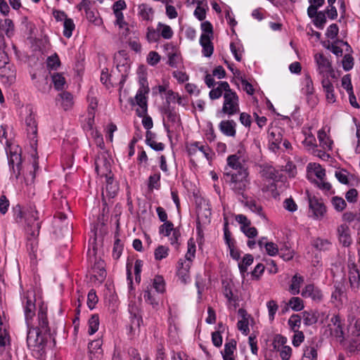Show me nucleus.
<instances>
[{"instance_id": "b1692460", "label": "nucleus", "mask_w": 360, "mask_h": 360, "mask_svg": "<svg viewBox=\"0 0 360 360\" xmlns=\"http://www.w3.org/2000/svg\"><path fill=\"white\" fill-rule=\"evenodd\" d=\"M8 64V57L7 53L0 49V76L6 77L9 81L12 82L15 78V75H6L4 73L5 70L7 68Z\"/></svg>"}, {"instance_id": "864d4df0", "label": "nucleus", "mask_w": 360, "mask_h": 360, "mask_svg": "<svg viewBox=\"0 0 360 360\" xmlns=\"http://www.w3.org/2000/svg\"><path fill=\"white\" fill-rule=\"evenodd\" d=\"M165 115H167L168 121L172 123H178L180 121L179 116L174 108L168 107L165 110Z\"/></svg>"}, {"instance_id": "603ef678", "label": "nucleus", "mask_w": 360, "mask_h": 360, "mask_svg": "<svg viewBox=\"0 0 360 360\" xmlns=\"http://www.w3.org/2000/svg\"><path fill=\"white\" fill-rule=\"evenodd\" d=\"M174 229V224L172 221H166L160 226L159 232L165 236H169L171 232H173Z\"/></svg>"}, {"instance_id": "6e6552de", "label": "nucleus", "mask_w": 360, "mask_h": 360, "mask_svg": "<svg viewBox=\"0 0 360 360\" xmlns=\"http://www.w3.org/2000/svg\"><path fill=\"white\" fill-rule=\"evenodd\" d=\"M314 60L318 67V72L321 75H329L333 79L337 78L331 63L323 53H316L314 56Z\"/></svg>"}, {"instance_id": "a878e982", "label": "nucleus", "mask_w": 360, "mask_h": 360, "mask_svg": "<svg viewBox=\"0 0 360 360\" xmlns=\"http://www.w3.org/2000/svg\"><path fill=\"white\" fill-rule=\"evenodd\" d=\"M218 86L216 88H213L209 94L210 98L212 100H215L220 98L223 92L230 90V86L227 82H219L217 83Z\"/></svg>"}, {"instance_id": "4d7b16f0", "label": "nucleus", "mask_w": 360, "mask_h": 360, "mask_svg": "<svg viewBox=\"0 0 360 360\" xmlns=\"http://www.w3.org/2000/svg\"><path fill=\"white\" fill-rule=\"evenodd\" d=\"M160 174L156 173L153 175L150 176L148 179V188L150 190H153V188H158L160 187Z\"/></svg>"}, {"instance_id": "f03ea898", "label": "nucleus", "mask_w": 360, "mask_h": 360, "mask_svg": "<svg viewBox=\"0 0 360 360\" xmlns=\"http://www.w3.org/2000/svg\"><path fill=\"white\" fill-rule=\"evenodd\" d=\"M53 200L54 205L58 209L54 221L55 233L61 236L69 235L72 226L67 220V212H70L68 200L60 193L54 196Z\"/></svg>"}, {"instance_id": "20e7f679", "label": "nucleus", "mask_w": 360, "mask_h": 360, "mask_svg": "<svg viewBox=\"0 0 360 360\" xmlns=\"http://www.w3.org/2000/svg\"><path fill=\"white\" fill-rule=\"evenodd\" d=\"M6 143V153L8 165L15 178L18 179L22 172V150L18 145L10 143L8 141Z\"/></svg>"}, {"instance_id": "3c124183", "label": "nucleus", "mask_w": 360, "mask_h": 360, "mask_svg": "<svg viewBox=\"0 0 360 360\" xmlns=\"http://www.w3.org/2000/svg\"><path fill=\"white\" fill-rule=\"evenodd\" d=\"M313 22L315 26L322 30L326 22V17L324 11H319L317 15L314 18Z\"/></svg>"}, {"instance_id": "39448f33", "label": "nucleus", "mask_w": 360, "mask_h": 360, "mask_svg": "<svg viewBox=\"0 0 360 360\" xmlns=\"http://www.w3.org/2000/svg\"><path fill=\"white\" fill-rule=\"evenodd\" d=\"M38 319L39 328H34L33 330H30L28 331L27 342L29 347H35L37 345H41V342H38V337L39 333L42 332L49 333L50 331L46 312L41 308L39 309L38 313Z\"/></svg>"}, {"instance_id": "0e129e2a", "label": "nucleus", "mask_w": 360, "mask_h": 360, "mask_svg": "<svg viewBox=\"0 0 360 360\" xmlns=\"http://www.w3.org/2000/svg\"><path fill=\"white\" fill-rule=\"evenodd\" d=\"M301 318L298 314H293L290 316L288 320V324L292 330L296 331V328H298L300 326Z\"/></svg>"}, {"instance_id": "69168bd1", "label": "nucleus", "mask_w": 360, "mask_h": 360, "mask_svg": "<svg viewBox=\"0 0 360 360\" xmlns=\"http://www.w3.org/2000/svg\"><path fill=\"white\" fill-rule=\"evenodd\" d=\"M305 87L304 92L307 95H312L314 94L313 82L309 75H305L304 78Z\"/></svg>"}, {"instance_id": "8fccbe9b", "label": "nucleus", "mask_w": 360, "mask_h": 360, "mask_svg": "<svg viewBox=\"0 0 360 360\" xmlns=\"http://www.w3.org/2000/svg\"><path fill=\"white\" fill-rule=\"evenodd\" d=\"M233 74L237 75V77L240 79L243 86L244 91H245L248 94L252 95L255 92V89L252 85L250 83H249L245 78L242 77H239L240 72L238 70H236V72H233Z\"/></svg>"}, {"instance_id": "c9c22d12", "label": "nucleus", "mask_w": 360, "mask_h": 360, "mask_svg": "<svg viewBox=\"0 0 360 360\" xmlns=\"http://www.w3.org/2000/svg\"><path fill=\"white\" fill-rule=\"evenodd\" d=\"M318 139L320 142V145L324 149L331 150L333 141L330 139V138L323 130L319 131Z\"/></svg>"}, {"instance_id": "6e6d98bb", "label": "nucleus", "mask_w": 360, "mask_h": 360, "mask_svg": "<svg viewBox=\"0 0 360 360\" xmlns=\"http://www.w3.org/2000/svg\"><path fill=\"white\" fill-rule=\"evenodd\" d=\"M168 251H169L168 248L163 246V245L158 246L155 249V253H154L155 259L161 260V259L165 258L168 255Z\"/></svg>"}, {"instance_id": "0eeeda50", "label": "nucleus", "mask_w": 360, "mask_h": 360, "mask_svg": "<svg viewBox=\"0 0 360 360\" xmlns=\"http://www.w3.org/2000/svg\"><path fill=\"white\" fill-rule=\"evenodd\" d=\"M239 98L237 94L232 89L224 92L221 112L231 116L239 112Z\"/></svg>"}, {"instance_id": "9d476101", "label": "nucleus", "mask_w": 360, "mask_h": 360, "mask_svg": "<svg viewBox=\"0 0 360 360\" xmlns=\"http://www.w3.org/2000/svg\"><path fill=\"white\" fill-rule=\"evenodd\" d=\"M148 93L145 90H138L135 96V101L130 98L131 105H138L139 106V108L136 109V114L139 117H143L147 113V98L145 95Z\"/></svg>"}, {"instance_id": "5fc2aeb1", "label": "nucleus", "mask_w": 360, "mask_h": 360, "mask_svg": "<svg viewBox=\"0 0 360 360\" xmlns=\"http://www.w3.org/2000/svg\"><path fill=\"white\" fill-rule=\"evenodd\" d=\"M331 202L334 208L338 212L342 211L345 208L347 205L346 202L343 198L338 196L333 197L332 198Z\"/></svg>"}, {"instance_id": "a18cd8bd", "label": "nucleus", "mask_w": 360, "mask_h": 360, "mask_svg": "<svg viewBox=\"0 0 360 360\" xmlns=\"http://www.w3.org/2000/svg\"><path fill=\"white\" fill-rule=\"evenodd\" d=\"M195 244L193 238H190L188 240V251L186 254V259L184 261H189L192 262L193 258L195 257Z\"/></svg>"}, {"instance_id": "aec40b11", "label": "nucleus", "mask_w": 360, "mask_h": 360, "mask_svg": "<svg viewBox=\"0 0 360 360\" xmlns=\"http://www.w3.org/2000/svg\"><path fill=\"white\" fill-rule=\"evenodd\" d=\"M191 265V262L189 261H184L181 259L178 262L177 275L184 283H186L189 278V270Z\"/></svg>"}, {"instance_id": "e433bc0d", "label": "nucleus", "mask_w": 360, "mask_h": 360, "mask_svg": "<svg viewBox=\"0 0 360 360\" xmlns=\"http://www.w3.org/2000/svg\"><path fill=\"white\" fill-rule=\"evenodd\" d=\"M146 143L156 151L162 150L165 148V145L162 143H158L153 139V134L149 131L146 132Z\"/></svg>"}, {"instance_id": "f8f14e48", "label": "nucleus", "mask_w": 360, "mask_h": 360, "mask_svg": "<svg viewBox=\"0 0 360 360\" xmlns=\"http://www.w3.org/2000/svg\"><path fill=\"white\" fill-rule=\"evenodd\" d=\"M328 328L331 335L341 338V340L344 339V332L339 315L335 314L331 317L330 323L328 324Z\"/></svg>"}, {"instance_id": "393cba45", "label": "nucleus", "mask_w": 360, "mask_h": 360, "mask_svg": "<svg viewBox=\"0 0 360 360\" xmlns=\"http://www.w3.org/2000/svg\"><path fill=\"white\" fill-rule=\"evenodd\" d=\"M212 39L205 35H201L200 38V44L202 47V54L205 57H210L214 51V46Z\"/></svg>"}, {"instance_id": "7c9ffc66", "label": "nucleus", "mask_w": 360, "mask_h": 360, "mask_svg": "<svg viewBox=\"0 0 360 360\" xmlns=\"http://www.w3.org/2000/svg\"><path fill=\"white\" fill-rule=\"evenodd\" d=\"M260 169V174L263 177L269 179H276L277 172L272 166L265 164L261 165Z\"/></svg>"}, {"instance_id": "e2e57ef3", "label": "nucleus", "mask_w": 360, "mask_h": 360, "mask_svg": "<svg viewBox=\"0 0 360 360\" xmlns=\"http://www.w3.org/2000/svg\"><path fill=\"white\" fill-rule=\"evenodd\" d=\"M153 288L158 292H163L165 291V282L162 276H155L153 280Z\"/></svg>"}, {"instance_id": "c756f323", "label": "nucleus", "mask_w": 360, "mask_h": 360, "mask_svg": "<svg viewBox=\"0 0 360 360\" xmlns=\"http://www.w3.org/2000/svg\"><path fill=\"white\" fill-rule=\"evenodd\" d=\"M105 189L109 197L113 198L119 190L117 182L113 179L112 175H111L105 178Z\"/></svg>"}, {"instance_id": "c03bdc74", "label": "nucleus", "mask_w": 360, "mask_h": 360, "mask_svg": "<svg viewBox=\"0 0 360 360\" xmlns=\"http://www.w3.org/2000/svg\"><path fill=\"white\" fill-rule=\"evenodd\" d=\"M63 35L67 38H70L72 36V31L75 27L73 20L70 18L65 19L63 22Z\"/></svg>"}, {"instance_id": "09e8293b", "label": "nucleus", "mask_w": 360, "mask_h": 360, "mask_svg": "<svg viewBox=\"0 0 360 360\" xmlns=\"http://www.w3.org/2000/svg\"><path fill=\"white\" fill-rule=\"evenodd\" d=\"M101 82L107 88H110L112 86L110 82V75L109 73L108 69L106 67H104L101 70Z\"/></svg>"}, {"instance_id": "f3484780", "label": "nucleus", "mask_w": 360, "mask_h": 360, "mask_svg": "<svg viewBox=\"0 0 360 360\" xmlns=\"http://www.w3.org/2000/svg\"><path fill=\"white\" fill-rule=\"evenodd\" d=\"M240 201L252 212L256 213L262 218H265L262 206L257 200L252 198H248V197L245 195V198L240 199Z\"/></svg>"}, {"instance_id": "cd10ccee", "label": "nucleus", "mask_w": 360, "mask_h": 360, "mask_svg": "<svg viewBox=\"0 0 360 360\" xmlns=\"http://www.w3.org/2000/svg\"><path fill=\"white\" fill-rule=\"evenodd\" d=\"M236 349V341L234 339H231L226 342L224 352H221L224 360H235L233 353Z\"/></svg>"}, {"instance_id": "2f4dec72", "label": "nucleus", "mask_w": 360, "mask_h": 360, "mask_svg": "<svg viewBox=\"0 0 360 360\" xmlns=\"http://www.w3.org/2000/svg\"><path fill=\"white\" fill-rule=\"evenodd\" d=\"M291 284L290 285V291L292 295H297L300 293V288L301 284L304 282V278L302 276L298 274H295L291 281Z\"/></svg>"}, {"instance_id": "a211bd4d", "label": "nucleus", "mask_w": 360, "mask_h": 360, "mask_svg": "<svg viewBox=\"0 0 360 360\" xmlns=\"http://www.w3.org/2000/svg\"><path fill=\"white\" fill-rule=\"evenodd\" d=\"M302 296L305 298H311L314 301H320L322 300L323 295L321 292L313 284L307 285L302 290Z\"/></svg>"}, {"instance_id": "37998d69", "label": "nucleus", "mask_w": 360, "mask_h": 360, "mask_svg": "<svg viewBox=\"0 0 360 360\" xmlns=\"http://www.w3.org/2000/svg\"><path fill=\"white\" fill-rule=\"evenodd\" d=\"M47 68L50 70H56L60 65V60L57 53L49 56L46 59Z\"/></svg>"}, {"instance_id": "de8ad7c7", "label": "nucleus", "mask_w": 360, "mask_h": 360, "mask_svg": "<svg viewBox=\"0 0 360 360\" xmlns=\"http://www.w3.org/2000/svg\"><path fill=\"white\" fill-rule=\"evenodd\" d=\"M288 305L295 311H301L304 308L303 302L298 297H292L288 302Z\"/></svg>"}, {"instance_id": "49530a36", "label": "nucleus", "mask_w": 360, "mask_h": 360, "mask_svg": "<svg viewBox=\"0 0 360 360\" xmlns=\"http://www.w3.org/2000/svg\"><path fill=\"white\" fill-rule=\"evenodd\" d=\"M303 358L309 360H316L317 351L314 345L307 347L304 350Z\"/></svg>"}, {"instance_id": "5701e85b", "label": "nucleus", "mask_w": 360, "mask_h": 360, "mask_svg": "<svg viewBox=\"0 0 360 360\" xmlns=\"http://www.w3.org/2000/svg\"><path fill=\"white\" fill-rule=\"evenodd\" d=\"M236 125L233 120H224L219 123V127L226 136L234 137L236 134Z\"/></svg>"}, {"instance_id": "4be33fe9", "label": "nucleus", "mask_w": 360, "mask_h": 360, "mask_svg": "<svg viewBox=\"0 0 360 360\" xmlns=\"http://www.w3.org/2000/svg\"><path fill=\"white\" fill-rule=\"evenodd\" d=\"M93 271L94 273V278L98 282V283H102L105 279L107 275L105 269L104 261L99 260L96 262L93 268Z\"/></svg>"}, {"instance_id": "2eb2a0df", "label": "nucleus", "mask_w": 360, "mask_h": 360, "mask_svg": "<svg viewBox=\"0 0 360 360\" xmlns=\"http://www.w3.org/2000/svg\"><path fill=\"white\" fill-rule=\"evenodd\" d=\"M337 233L340 243L344 247H349L351 245L352 239L350 229L347 224H342L338 226L337 229Z\"/></svg>"}, {"instance_id": "7ed1b4c3", "label": "nucleus", "mask_w": 360, "mask_h": 360, "mask_svg": "<svg viewBox=\"0 0 360 360\" xmlns=\"http://www.w3.org/2000/svg\"><path fill=\"white\" fill-rule=\"evenodd\" d=\"M225 175L231 189L236 194L245 198L244 192L249 184L248 169H242L237 172H229Z\"/></svg>"}, {"instance_id": "f257e3e1", "label": "nucleus", "mask_w": 360, "mask_h": 360, "mask_svg": "<svg viewBox=\"0 0 360 360\" xmlns=\"http://www.w3.org/2000/svg\"><path fill=\"white\" fill-rule=\"evenodd\" d=\"M38 212L31 209L26 214V226L25 230L27 233V248L31 259L37 258L38 250V236L40 229Z\"/></svg>"}, {"instance_id": "ea45409f", "label": "nucleus", "mask_w": 360, "mask_h": 360, "mask_svg": "<svg viewBox=\"0 0 360 360\" xmlns=\"http://www.w3.org/2000/svg\"><path fill=\"white\" fill-rule=\"evenodd\" d=\"M157 30L160 31V35L166 39H171L174 34L170 26L165 25L162 22H159L158 24Z\"/></svg>"}, {"instance_id": "338daca9", "label": "nucleus", "mask_w": 360, "mask_h": 360, "mask_svg": "<svg viewBox=\"0 0 360 360\" xmlns=\"http://www.w3.org/2000/svg\"><path fill=\"white\" fill-rule=\"evenodd\" d=\"M354 65L353 57L349 54H345L342 60V67L345 71L350 70Z\"/></svg>"}, {"instance_id": "4c0bfd02", "label": "nucleus", "mask_w": 360, "mask_h": 360, "mask_svg": "<svg viewBox=\"0 0 360 360\" xmlns=\"http://www.w3.org/2000/svg\"><path fill=\"white\" fill-rule=\"evenodd\" d=\"M313 246L319 250H328L331 246V243L328 239L318 238L313 242Z\"/></svg>"}, {"instance_id": "412c9836", "label": "nucleus", "mask_w": 360, "mask_h": 360, "mask_svg": "<svg viewBox=\"0 0 360 360\" xmlns=\"http://www.w3.org/2000/svg\"><path fill=\"white\" fill-rule=\"evenodd\" d=\"M56 101L65 110L71 108L74 104L73 96L68 91H63L58 94Z\"/></svg>"}, {"instance_id": "a19ab883", "label": "nucleus", "mask_w": 360, "mask_h": 360, "mask_svg": "<svg viewBox=\"0 0 360 360\" xmlns=\"http://www.w3.org/2000/svg\"><path fill=\"white\" fill-rule=\"evenodd\" d=\"M153 15V11L147 5L142 4L139 6V15L143 20H150Z\"/></svg>"}, {"instance_id": "ddd939ff", "label": "nucleus", "mask_w": 360, "mask_h": 360, "mask_svg": "<svg viewBox=\"0 0 360 360\" xmlns=\"http://www.w3.org/2000/svg\"><path fill=\"white\" fill-rule=\"evenodd\" d=\"M245 162V158L243 157L241 150H238L237 153L231 155L227 158V164L233 169V172L247 169L244 165Z\"/></svg>"}, {"instance_id": "4468645a", "label": "nucleus", "mask_w": 360, "mask_h": 360, "mask_svg": "<svg viewBox=\"0 0 360 360\" xmlns=\"http://www.w3.org/2000/svg\"><path fill=\"white\" fill-rule=\"evenodd\" d=\"M348 267L351 288L354 290H360V266L358 267L354 263H349Z\"/></svg>"}, {"instance_id": "72a5a7b5", "label": "nucleus", "mask_w": 360, "mask_h": 360, "mask_svg": "<svg viewBox=\"0 0 360 360\" xmlns=\"http://www.w3.org/2000/svg\"><path fill=\"white\" fill-rule=\"evenodd\" d=\"M31 209L36 210L35 207H30L25 212H22L21 207L17 205L13 207L14 219L17 223H22V219H25L26 223V214Z\"/></svg>"}, {"instance_id": "dca6fc26", "label": "nucleus", "mask_w": 360, "mask_h": 360, "mask_svg": "<svg viewBox=\"0 0 360 360\" xmlns=\"http://www.w3.org/2000/svg\"><path fill=\"white\" fill-rule=\"evenodd\" d=\"M269 148L274 151L279 148L283 141V130L281 128L275 127L269 133Z\"/></svg>"}, {"instance_id": "680f3d73", "label": "nucleus", "mask_w": 360, "mask_h": 360, "mask_svg": "<svg viewBox=\"0 0 360 360\" xmlns=\"http://www.w3.org/2000/svg\"><path fill=\"white\" fill-rule=\"evenodd\" d=\"M345 294V288L342 284L335 285V290L332 293V298L335 300H342V297Z\"/></svg>"}, {"instance_id": "052dcab7", "label": "nucleus", "mask_w": 360, "mask_h": 360, "mask_svg": "<svg viewBox=\"0 0 360 360\" xmlns=\"http://www.w3.org/2000/svg\"><path fill=\"white\" fill-rule=\"evenodd\" d=\"M349 172L345 169H341L336 171L335 173V176L337 178V179L343 184H349V179H348Z\"/></svg>"}, {"instance_id": "423d86ee", "label": "nucleus", "mask_w": 360, "mask_h": 360, "mask_svg": "<svg viewBox=\"0 0 360 360\" xmlns=\"http://www.w3.org/2000/svg\"><path fill=\"white\" fill-rule=\"evenodd\" d=\"M347 330L348 337L358 338L360 335V307L356 304L349 307Z\"/></svg>"}, {"instance_id": "f704fd0d", "label": "nucleus", "mask_w": 360, "mask_h": 360, "mask_svg": "<svg viewBox=\"0 0 360 360\" xmlns=\"http://www.w3.org/2000/svg\"><path fill=\"white\" fill-rule=\"evenodd\" d=\"M0 30L5 32L6 34L11 37L13 34L14 24L11 19H5L0 22Z\"/></svg>"}, {"instance_id": "bb28decb", "label": "nucleus", "mask_w": 360, "mask_h": 360, "mask_svg": "<svg viewBox=\"0 0 360 360\" xmlns=\"http://www.w3.org/2000/svg\"><path fill=\"white\" fill-rule=\"evenodd\" d=\"M102 345L103 340L101 338L91 340V348L95 350V352L91 350V360H103V352L101 348Z\"/></svg>"}, {"instance_id": "58836bf2", "label": "nucleus", "mask_w": 360, "mask_h": 360, "mask_svg": "<svg viewBox=\"0 0 360 360\" xmlns=\"http://www.w3.org/2000/svg\"><path fill=\"white\" fill-rule=\"evenodd\" d=\"M253 262V257L251 255H245L243 259L242 262L238 264L240 272L243 277H245V273L247 271L248 266L251 265Z\"/></svg>"}, {"instance_id": "6ab92c4d", "label": "nucleus", "mask_w": 360, "mask_h": 360, "mask_svg": "<svg viewBox=\"0 0 360 360\" xmlns=\"http://www.w3.org/2000/svg\"><path fill=\"white\" fill-rule=\"evenodd\" d=\"M25 124L28 136L32 141L36 143L37 141L36 139L37 134V124L34 116L32 114H30L26 117Z\"/></svg>"}, {"instance_id": "473e14b6", "label": "nucleus", "mask_w": 360, "mask_h": 360, "mask_svg": "<svg viewBox=\"0 0 360 360\" xmlns=\"http://www.w3.org/2000/svg\"><path fill=\"white\" fill-rule=\"evenodd\" d=\"M303 322L306 326H311L318 321V314L314 311H304L302 312Z\"/></svg>"}, {"instance_id": "9b49d317", "label": "nucleus", "mask_w": 360, "mask_h": 360, "mask_svg": "<svg viewBox=\"0 0 360 360\" xmlns=\"http://www.w3.org/2000/svg\"><path fill=\"white\" fill-rule=\"evenodd\" d=\"M309 210L312 212L313 217L316 219H320L323 217L326 212V207L323 202L315 197L308 196Z\"/></svg>"}, {"instance_id": "1a4fd4ad", "label": "nucleus", "mask_w": 360, "mask_h": 360, "mask_svg": "<svg viewBox=\"0 0 360 360\" xmlns=\"http://www.w3.org/2000/svg\"><path fill=\"white\" fill-rule=\"evenodd\" d=\"M94 164L95 171L98 176L106 178L112 175L111 166L105 155H98Z\"/></svg>"}, {"instance_id": "79ce46f5", "label": "nucleus", "mask_w": 360, "mask_h": 360, "mask_svg": "<svg viewBox=\"0 0 360 360\" xmlns=\"http://www.w3.org/2000/svg\"><path fill=\"white\" fill-rule=\"evenodd\" d=\"M35 314V304L34 303L30 300H27L26 302V305L25 307V316L27 321V324H29V320L32 319Z\"/></svg>"}, {"instance_id": "13d9d810", "label": "nucleus", "mask_w": 360, "mask_h": 360, "mask_svg": "<svg viewBox=\"0 0 360 360\" xmlns=\"http://www.w3.org/2000/svg\"><path fill=\"white\" fill-rule=\"evenodd\" d=\"M266 306L268 308L269 319L273 321L274 319L275 314L278 311V305L276 301L272 300L267 302Z\"/></svg>"}, {"instance_id": "c85d7f7f", "label": "nucleus", "mask_w": 360, "mask_h": 360, "mask_svg": "<svg viewBox=\"0 0 360 360\" xmlns=\"http://www.w3.org/2000/svg\"><path fill=\"white\" fill-rule=\"evenodd\" d=\"M51 80L55 89L58 91L68 87L66 79L63 73L54 72L51 75Z\"/></svg>"}, {"instance_id": "bf43d9fd", "label": "nucleus", "mask_w": 360, "mask_h": 360, "mask_svg": "<svg viewBox=\"0 0 360 360\" xmlns=\"http://www.w3.org/2000/svg\"><path fill=\"white\" fill-rule=\"evenodd\" d=\"M201 30L203 32L201 35L213 38V27L209 21H205L201 24Z\"/></svg>"}, {"instance_id": "774afa93", "label": "nucleus", "mask_w": 360, "mask_h": 360, "mask_svg": "<svg viewBox=\"0 0 360 360\" xmlns=\"http://www.w3.org/2000/svg\"><path fill=\"white\" fill-rule=\"evenodd\" d=\"M312 169L319 181H322L324 179L326 176V171L319 164L314 163L312 165Z\"/></svg>"}]
</instances>
